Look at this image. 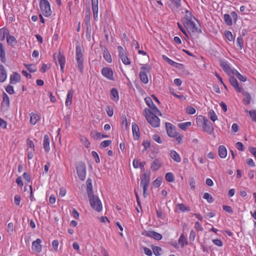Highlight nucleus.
I'll use <instances>...</instances> for the list:
<instances>
[{
    "label": "nucleus",
    "mask_w": 256,
    "mask_h": 256,
    "mask_svg": "<svg viewBox=\"0 0 256 256\" xmlns=\"http://www.w3.org/2000/svg\"><path fill=\"white\" fill-rule=\"evenodd\" d=\"M186 16L183 19V24L190 35L201 32L199 22L188 10L186 11Z\"/></svg>",
    "instance_id": "f257e3e1"
},
{
    "label": "nucleus",
    "mask_w": 256,
    "mask_h": 256,
    "mask_svg": "<svg viewBox=\"0 0 256 256\" xmlns=\"http://www.w3.org/2000/svg\"><path fill=\"white\" fill-rule=\"evenodd\" d=\"M144 115L148 122L153 127L156 128L160 126V120L153 111L150 108H146L144 110Z\"/></svg>",
    "instance_id": "f03ea898"
},
{
    "label": "nucleus",
    "mask_w": 256,
    "mask_h": 256,
    "mask_svg": "<svg viewBox=\"0 0 256 256\" xmlns=\"http://www.w3.org/2000/svg\"><path fill=\"white\" fill-rule=\"evenodd\" d=\"M150 172H145L140 176V186L143 188V195L144 198L148 196L147 191L150 182Z\"/></svg>",
    "instance_id": "7ed1b4c3"
},
{
    "label": "nucleus",
    "mask_w": 256,
    "mask_h": 256,
    "mask_svg": "<svg viewBox=\"0 0 256 256\" xmlns=\"http://www.w3.org/2000/svg\"><path fill=\"white\" fill-rule=\"evenodd\" d=\"M40 8L42 14L44 16L48 17L52 14L50 4L48 0H40Z\"/></svg>",
    "instance_id": "20e7f679"
},
{
    "label": "nucleus",
    "mask_w": 256,
    "mask_h": 256,
    "mask_svg": "<svg viewBox=\"0 0 256 256\" xmlns=\"http://www.w3.org/2000/svg\"><path fill=\"white\" fill-rule=\"evenodd\" d=\"M91 206L96 211L100 212L102 210V204L98 197L96 196H92L88 197Z\"/></svg>",
    "instance_id": "39448f33"
},
{
    "label": "nucleus",
    "mask_w": 256,
    "mask_h": 256,
    "mask_svg": "<svg viewBox=\"0 0 256 256\" xmlns=\"http://www.w3.org/2000/svg\"><path fill=\"white\" fill-rule=\"evenodd\" d=\"M150 66L145 64L140 68L139 74L140 78L144 84H147L148 82V78L147 74L150 72Z\"/></svg>",
    "instance_id": "423d86ee"
},
{
    "label": "nucleus",
    "mask_w": 256,
    "mask_h": 256,
    "mask_svg": "<svg viewBox=\"0 0 256 256\" xmlns=\"http://www.w3.org/2000/svg\"><path fill=\"white\" fill-rule=\"evenodd\" d=\"M76 59L77 62L78 66L81 72L83 70V54L80 46H76Z\"/></svg>",
    "instance_id": "0eeeda50"
},
{
    "label": "nucleus",
    "mask_w": 256,
    "mask_h": 256,
    "mask_svg": "<svg viewBox=\"0 0 256 256\" xmlns=\"http://www.w3.org/2000/svg\"><path fill=\"white\" fill-rule=\"evenodd\" d=\"M76 171L80 179L84 180L86 176V166L82 162H80L76 164Z\"/></svg>",
    "instance_id": "6e6552de"
},
{
    "label": "nucleus",
    "mask_w": 256,
    "mask_h": 256,
    "mask_svg": "<svg viewBox=\"0 0 256 256\" xmlns=\"http://www.w3.org/2000/svg\"><path fill=\"white\" fill-rule=\"evenodd\" d=\"M118 51L119 56L123 64L125 65L130 64L131 61L127 56L126 51L123 48L122 46H118Z\"/></svg>",
    "instance_id": "1a4fd4ad"
},
{
    "label": "nucleus",
    "mask_w": 256,
    "mask_h": 256,
    "mask_svg": "<svg viewBox=\"0 0 256 256\" xmlns=\"http://www.w3.org/2000/svg\"><path fill=\"white\" fill-rule=\"evenodd\" d=\"M34 146L33 142L28 140L26 144V154L28 159H32L34 153Z\"/></svg>",
    "instance_id": "9d476101"
},
{
    "label": "nucleus",
    "mask_w": 256,
    "mask_h": 256,
    "mask_svg": "<svg viewBox=\"0 0 256 256\" xmlns=\"http://www.w3.org/2000/svg\"><path fill=\"white\" fill-rule=\"evenodd\" d=\"M102 74L108 80H114V72L110 68L104 67L102 70Z\"/></svg>",
    "instance_id": "9b49d317"
},
{
    "label": "nucleus",
    "mask_w": 256,
    "mask_h": 256,
    "mask_svg": "<svg viewBox=\"0 0 256 256\" xmlns=\"http://www.w3.org/2000/svg\"><path fill=\"white\" fill-rule=\"evenodd\" d=\"M220 66L223 69V70L229 76H230L232 73H234L235 69L232 68L230 64L226 60H220Z\"/></svg>",
    "instance_id": "f8f14e48"
},
{
    "label": "nucleus",
    "mask_w": 256,
    "mask_h": 256,
    "mask_svg": "<svg viewBox=\"0 0 256 256\" xmlns=\"http://www.w3.org/2000/svg\"><path fill=\"white\" fill-rule=\"evenodd\" d=\"M145 102L148 106L150 108L152 111H153L155 114L158 116H161L162 114L158 108L154 105L153 102L150 97H146L144 98Z\"/></svg>",
    "instance_id": "ddd939ff"
},
{
    "label": "nucleus",
    "mask_w": 256,
    "mask_h": 256,
    "mask_svg": "<svg viewBox=\"0 0 256 256\" xmlns=\"http://www.w3.org/2000/svg\"><path fill=\"white\" fill-rule=\"evenodd\" d=\"M166 128L168 136L172 138L176 136V131L175 127L170 123L166 122Z\"/></svg>",
    "instance_id": "4468645a"
},
{
    "label": "nucleus",
    "mask_w": 256,
    "mask_h": 256,
    "mask_svg": "<svg viewBox=\"0 0 256 256\" xmlns=\"http://www.w3.org/2000/svg\"><path fill=\"white\" fill-rule=\"evenodd\" d=\"M142 234L154 238L156 240H160L162 238V236L160 234L154 231L146 230L142 233Z\"/></svg>",
    "instance_id": "2eb2a0df"
},
{
    "label": "nucleus",
    "mask_w": 256,
    "mask_h": 256,
    "mask_svg": "<svg viewBox=\"0 0 256 256\" xmlns=\"http://www.w3.org/2000/svg\"><path fill=\"white\" fill-rule=\"evenodd\" d=\"M203 119L204 122L202 128L204 130L210 134H211L214 131L213 127L212 126L210 122H208V120L206 118H203Z\"/></svg>",
    "instance_id": "dca6fc26"
},
{
    "label": "nucleus",
    "mask_w": 256,
    "mask_h": 256,
    "mask_svg": "<svg viewBox=\"0 0 256 256\" xmlns=\"http://www.w3.org/2000/svg\"><path fill=\"white\" fill-rule=\"evenodd\" d=\"M42 240L40 238H37L32 243V249L35 252H40L42 250V246L40 244Z\"/></svg>",
    "instance_id": "f3484780"
},
{
    "label": "nucleus",
    "mask_w": 256,
    "mask_h": 256,
    "mask_svg": "<svg viewBox=\"0 0 256 256\" xmlns=\"http://www.w3.org/2000/svg\"><path fill=\"white\" fill-rule=\"evenodd\" d=\"M234 75H231L230 76L229 81L230 84L238 92H242V88L239 86L237 80L234 78Z\"/></svg>",
    "instance_id": "a211bd4d"
},
{
    "label": "nucleus",
    "mask_w": 256,
    "mask_h": 256,
    "mask_svg": "<svg viewBox=\"0 0 256 256\" xmlns=\"http://www.w3.org/2000/svg\"><path fill=\"white\" fill-rule=\"evenodd\" d=\"M92 10L95 20H98V0H92Z\"/></svg>",
    "instance_id": "6ab92c4d"
},
{
    "label": "nucleus",
    "mask_w": 256,
    "mask_h": 256,
    "mask_svg": "<svg viewBox=\"0 0 256 256\" xmlns=\"http://www.w3.org/2000/svg\"><path fill=\"white\" fill-rule=\"evenodd\" d=\"M58 61L60 65V70L62 73L64 72L66 58L63 54L60 52L58 55Z\"/></svg>",
    "instance_id": "aec40b11"
},
{
    "label": "nucleus",
    "mask_w": 256,
    "mask_h": 256,
    "mask_svg": "<svg viewBox=\"0 0 256 256\" xmlns=\"http://www.w3.org/2000/svg\"><path fill=\"white\" fill-rule=\"evenodd\" d=\"M238 92L242 93L244 96V98L242 99L243 104L245 105H248L251 101V96L250 94L248 92H245L243 88H242V92Z\"/></svg>",
    "instance_id": "412c9836"
},
{
    "label": "nucleus",
    "mask_w": 256,
    "mask_h": 256,
    "mask_svg": "<svg viewBox=\"0 0 256 256\" xmlns=\"http://www.w3.org/2000/svg\"><path fill=\"white\" fill-rule=\"evenodd\" d=\"M132 132L133 134L134 138L135 140H138L140 138V130L138 126L135 124H132Z\"/></svg>",
    "instance_id": "4be33fe9"
},
{
    "label": "nucleus",
    "mask_w": 256,
    "mask_h": 256,
    "mask_svg": "<svg viewBox=\"0 0 256 256\" xmlns=\"http://www.w3.org/2000/svg\"><path fill=\"white\" fill-rule=\"evenodd\" d=\"M74 93V92L72 90H68L65 102V104L66 106H69L71 105Z\"/></svg>",
    "instance_id": "5701e85b"
},
{
    "label": "nucleus",
    "mask_w": 256,
    "mask_h": 256,
    "mask_svg": "<svg viewBox=\"0 0 256 256\" xmlns=\"http://www.w3.org/2000/svg\"><path fill=\"white\" fill-rule=\"evenodd\" d=\"M86 190L88 197H91L94 195L92 190V181L90 178H88L86 180Z\"/></svg>",
    "instance_id": "b1692460"
},
{
    "label": "nucleus",
    "mask_w": 256,
    "mask_h": 256,
    "mask_svg": "<svg viewBox=\"0 0 256 256\" xmlns=\"http://www.w3.org/2000/svg\"><path fill=\"white\" fill-rule=\"evenodd\" d=\"M110 98L114 101L118 102L119 100V95L118 90L115 88H112L110 90Z\"/></svg>",
    "instance_id": "393cba45"
},
{
    "label": "nucleus",
    "mask_w": 256,
    "mask_h": 256,
    "mask_svg": "<svg viewBox=\"0 0 256 256\" xmlns=\"http://www.w3.org/2000/svg\"><path fill=\"white\" fill-rule=\"evenodd\" d=\"M7 78V74L4 66L0 65V82H4Z\"/></svg>",
    "instance_id": "a878e982"
},
{
    "label": "nucleus",
    "mask_w": 256,
    "mask_h": 256,
    "mask_svg": "<svg viewBox=\"0 0 256 256\" xmlns=\"http://www.w3.org/2000/svg\"><path fill=\"white\" fill-rule=\"evenodd\" d=\"M20 80V75L17 72H14L10 76V83L12 84H16L19 82Z\"/></svg>",
    "instance_id": "bb28decb"
},
{
    "label": "nucleus",
    "mask_w": 256,
    "mask_h": 256,
    "mask_svg": "<svg viewBox=\"0 0 256 256\" xmlns=\"http://www.w3.org/2000/svg\"><path fill=\"white\" fill-rule=\"evenodd\" d=\"M6 42L8 44L12 46H14L17 44L16 38L10 34L6 36Z\"/></svg>",
    "instance_id": "cd10ccee"
},
{
    "label": "nucleus",
    "mask_w": 256,
    "mask_h": 256,
    "mask_svg": "<svg viewBox=\"0 0 256 256\" xmlns=\"http://www.w3.org/2000/svg\"><path fill=\"white\" fill-rule=\"evenodd\" d=\"M43 146L46 152H48L50 150V139L48 135L44 136Z\"/></svg>",
    "instance_id": "c85d7f7f"
},
{
    "label": "nucleus",
    "mask_w": 256,
    "mask_h": 256,
    "mask_svg": "<svg viewBox=\"0 0 256 256\" xmlns=\"http://www.w3.org/2000/svg\"><path fill=\"white\" fill-rule=\"evenodd\" d=\"M218 154L220 156L224 158L227 156V150L226 147L224 146H220L218 148Z\"/></svg>",
    "instance_id": "c756f323"
},
{
    "label": "nucleus",
    "mask_w": 256,
    "mask_h": 256,
    "mask_svg": "<svg viewBox=\"0 0 256 256\" xmlns=\"http://www.w3.org/2000/svg\"><path fill=\"white\" fill-rule=\"evenodd\" d=\"M103 57L107 62L111 63L112 62L111 55L110 54L107 48H104L103 51Z\"/></svg>",
    "instance_id": "7c9ffc66"
},
{
    "label": "nucleus",
    "mask_w": 256,
    "mask_h": 256,
    "mask_svg": "<svg viewBox=\"0 0 256 256\" xmlns=\"http://www.w3.org/2000/svg\"><path fill=\"white\" fill-rule=\"evenodd\" d=\"M40 120L39 116L36 114L32 113L30 114V123L32 125H35Z\"/></svg>",
    "instance_id": "2f4dec72"
},
{
    "label": "nucleus",
    "mask_w": 256,
    "mask_h": 256,
    "mask_svg": "<svg viewBox=\"0 0 256 256\" xmlns=\"http://www.w3.org/2000/svg\"><path fill=\"white\" fill-rule=\"evenodd\" d=\"M0 57L1 58L2 62L3 63L6 62V53L4 46L2 44H0Z\"/></svg>",
    "instance_id": "473e14b6"
},
{
    "label": "nucleus",
    "mask_w": 256,
    "mask_h": 256,
    "mask_svg": "<svg viewBox=\"0 0 256 256\" xmlns=\"http://www.w3.org/2000/svg\"><path fill=\"white\" fill-rule=\"evenodd\" d=\"M232 75H234L240 81L242 82H245L246 81V78L242 75L237 70H235L234 72V73Z\"/></svg>",
    "instance_id": "72a5a7b5"
},
{
    "label": "nucleus",
    "mask_w": 256,
    "mask_h": 256,
    "mask_svg": "<svg viewBox=\"0 0 256 256\" xmlns=\"http://www.w3.org/2000/svg\"><path fill=\"white\" fill-rule=\"evenodd\" d=\"M9 34L8 31L6 28H4L0 29V40L3 41L6 36Z\"/></svg>",
    "instance_id": "f704fd0d"
},
{
    "label": "nucleus",
    "mask_w": 256,
    "mask_h": 256,
    "mask_svg": "<svg viewBox=\"0 0 256 256\" xmlns=\"http://www.w3.org/2000/svg\"><path fill=\"white\" fill-rule=\"evenodd\" d=\"M133 166L135 168H140L141 170H144V166L145 164L144 161H132Z\"/></svg>",
    "instance_id": "c9c22d12"
},
{
    "label": "nucleus",
    "mask_w": 256,
    "mask_h": 256,
    "mask_svg": "<svg viewBox=\"0 0 256 256\" xmlns=\"http://www.w3.org/2000/svg\"><path fill=\"white\" fill-rule=\"evenodd\" d=\"M178 244L181 245L182 247H184V245L188 244V242L184 234H182L178 240Z\"/></svg>",
    "instance_id": "e433bc0d"
},
{
    "label": "nucleus",
    "mask_w": 256,
    "mask_h": 256,
    "mask_svg": "<svg viewBox=\"0 0 256 256\" xmlns=\"http://www.w3.org/2000/svg\"><path fill=\"white\" fill-rule=\"evenodd\" d=\"M10 100L8 96L4 93L3 94V100L2 102V106L8 107L9 106Z\"/></svg>",
    "instance_id": "4c0bfd02"
},
{
    "label": "nucleus",
    "mask_w": 256,
    "mask_h": 256,
    "mask_svg": "<svg viewBox=\"0 0 256 256\" xmlns=\"http://www.w3.org/2000/svg\"><path fill=\"white\" fill-rule=\"evenodd\" d=\"M192 124L191 122H185L180 123L178 124V126L182 130H186Z\"/></svg>",
    "instance_id": "58836bf2"
},
{
    "label": "nucleus",
    "mask_w": 256,
    "mask_h": 256,
    "mask_svg": "<svg viewBox=\"0 0 256 256\" xmlns=\"http://www.w3.org/2000/svg\"><path fill=\"white\" fill-rule=\"evenodd\" d=\"M80 140L85 147L88 148L90 146V144L87 138L84 136H80Z\"/></svg>",
    "instance_id": "ea45409f"
},
{
    "label": "nucleus",
    "mask_w": 256,
    "mask_h": 256,
    "mask_svg": "<svg viewBox=\"0 0 256 256\" xmlns=\"http://www.w3.org/2000/svg\"><path fill=\"white\" fill-rule=\"evenodd\" d=\"M224 22L228 26H230L232 24V19L231 16L228 14H224Z\"/></svg>",
    "instance_id": "a19ab883"
},
{
    "label": "nucleus",
    "mask_w": 256,
    "mask_h": 256,
    "mask_svg": "<svg viewBox=\"0 0 256 256\" xmlns=\"http://www.w3.org/2000/svg\"><path fill=\"white\" fill-rule=\"evenodd\" d=\"M165 178L168 182H173L174 180V175L172 172H167L166 174Z\"/></svg>",
    "instance_id": "79ce46f5"
},
{
    "label": "nucleus",
    "mask_w": 256,
    "mask_h": 256,
    "mask_svg": "<svg viewBox=\"0 0 256 256\" xmlns=\"http://www.w3.org/2000/svg\"><path fill=\"white\" fill-rule=\"evenodd\" d=\"M170 156L173 160H180V155L174 150L170 152Z\"/></svg>",
    "instance_id": "37998d69"
},
{
    "label": "nucleus",
    "mask_w": 256,
    "mask_h": 256,
    "mask_svg": "<svg viewBox=\"0 0 256 256\" xmlns=\"http://www.w3.org/2000/svg\"><path fill=\"white\" fill-rule=\"evenodd\" d=\"M203 198L204 199L206 200L208 202L212 203L214 202V200L211 194L208 192H206L204 194Z\"/></svg>",
    "instance_id": "c03bdc74"
},
{
    "label": "nucleus",
    "mask_w": 256,
    "mask_h": 256,
    "mask_svg": "<svg viewBox=\"0 0 256 256\" xmlns=\"http://www.w3.org/2000/svg\"><path fill=\"white\" fill-rule=\"evenodd\" d=\"M161 164L160 161H154L151 166V168L152 170H156L160 166Z\"/></svg>",
    "instance_id": "a18cd8bd"
},
{
    "label": "nucleus",
    "mask_w": 256,
    "mask_h": 256,
    "mask_svg": "<svg viewBox=\"0 0 256 256\" xmlns=\"http://www.w3.org/2000/svg\"><path fill=\"white\" fill-rule=\"evenodd\" d=\"M152 248L155 256H158L160 255V252L162 251V248L160 247L154 246L152 247Z\"/></svg>",
    "instance_id": "49530a36"
},
{
    "label": "nucleus",
    "mask_w": 256,
    "mask_h": 256,
    "mask_svg": "<svg viewBox=\"0 0 256 256\" xmlns=\"http://www.w3.org/2000/svg\"><path fill=\"white\" fill-rule=\"evenodd\" d=\"M224 35L226 38L230 41L232 42L234 40V38L232 34L230 31H226L224 32Z\"/></svg>",
    "instance_id": "de8ad7c7"
},
{
    "label": "nucleus",
    "mask_w": 256,
    "mask_h": 256,
    "mask_svg": "<svg viewBox=\"0 0 256 256\" xmlns=\"http://www.w3.org/2000/svg\"><path fill=\"white\" fill-rule=\"evenodd\" d=\"M209 114L210 116V120L213 122H215L217 120V116L213 110H210Z\"/></svg>",
    "instance_id": "09e8293b"
},
{
    "label": "nucleus",
    "mask_w": 256,
    "mask_h": 256,
    "mask_svg": "<svg viewBox=\"0 0 256 256\" xmlns=\"http://www.w3.org/2000/svg\"><path fill=\"white\" fill-rule=\"evenodd\" d=\"M177 207L180 211L182 212H188L190 210L188 207L186 206L184 204H178L177 205Z\"/></svg>",
    "instance_id": "8fccbe9b"
},
{
    "label": "nucleus",
    "mask_w": 256,
    "mask_h": 256,
    "mask_svg": "<svg viewBox=\"0 0 256 256\" xmlns=\"http://www.w3.org/2000/svg\"><path fill=\"white\" fill-rule=\"evenodd\" d=\"M246 112H248L250 116L253 121L256 122V110H246Z\"/></svg>",
    "instance_id": "3c124183"
},
{
    "label": "nucleus",
    "mask_w": 256,
    "mask_h": 256,
    "mask_svg": "<svg viewBox=\"0 0 256 256\" xmlns=\"http://www.w3.org/2000/svg\"><path fill=\"white\" fill-rule=\"evenodd\" d=\"M243 39L241 36H239L236 38V44L239 46L240 50L242 49L243 47Z\"/></svg>",
    "instance_id": "603ef678"
},
{
    "label": "nucleus",
    "mask_w": 256,
    "mask_h": 256,
    "mask_svg": "<svg viewBox=\"0 0 256 256\" xmlns=\"http://www.w3.org/2000/svg\"><path fill=\"white\" fill-rule=\"evenodd\" d=\"M162 58L165 61H166L168 64H170V65H171L172 66H174V64H176V62H174L172 60H170V58H168V57H167L166 56L164 55L162 56Z\"/></svg>",
    "instance_id": "864d4df0"
},
{
    "label": "nucleus",
    "mask_w": 256,
    "mask_h": 256,
    "mask_svg": "<svg viewBox=\"0 0 256 256\" xmlns=\"http://www.w3.org/2000/svg\"><path fill=\"white\" fill-rule=\"evenodd\" d=\"M111 143L112 141L110 140H105L100 143V148H104L108 146Z\"/></svg>",
    "instance_id": "5fc2aeb1"
},
{
    "label": "nucleus",
    "mask_w": 256,
    "mask_h": 256,
    "mask_svg": "<svg viewBox=\"0 0 256 256\" xmlns=\"http://www.w3.org/2000/svg\"><path fill=\"white\" fill-rule=\"evenodd\" d=\"M94 138H107V135H104L100 132H96L94 136H92Z\"/></svg>",
    "instance_id": "6e6d98bb"
},
{
    "label": "nucleus",
    "mask_w": 256,
    "mask_h": 256,
    "mask_svg": "<svg viewBox=\"0 0 256 256\" xmlns=\"http://www.w3.org/2000/svg\"><path fill=\"white\" fill-rule=\"evenodd\" d=\"M186 111V112L189 114H195L196 112V109L191 106L187 107Z\"/></svg>",
    "instance_id": "4d7b16f0"
},
{
    "label": "nucleus",
    "mask_w": 256,
    "mask_h": 256,
    "mask_svg": "<svg viewBox=\"0 0 256 256\" xmlns=\"http://www.w3.org/2000/svg\"><path fill=\"white\" fill-rule=\"evenodd\" d=\"M236 147L238 150H240V151H244V146L243 144H242V142H236Z\"/></svg>",
    "instance_id": "13d9d810"
},
{
    "label": "nucleus",
    "mask_w": 256,
    "mask_h": 256,
    "mask_svg": "<svg viewBox=\"0 0 256 256\" xmlns=\"http://www.w3.org/2000/svg\"><path fill=\"white\" fill-rule=\"evenodd\" d=\"M6 90L10 94H12L14 93V87L10 85L6 88Z\"/></svg>",
    "instance_id": "bf43d9fd"
},
{
    "label": "nucleus",
    "mask_w": 256,
    "mask_h": 256,
    "mask_svg": "<svg viewBox=\"0 0 256 256\" xmlns=\"http://www.w3.org/2000/svg\"><path fill=\"white\" fill-rule=\"evenodd\" d=\"M21 200V198L19 195H16L14 198V202L16 206H19Z\"/></svg>",
    "instance_id": "052dcab7"
},
{
    "label": "nucleus",
    "mask_w": 256,
    "mask_h": 256,
    "mask_svg": "<svg viewBox=\"0 0 256 256\" xmlns=\"http://www.w3.org/2000/svg\"><path fill=\"white\" fill-rule=\"evenodd\" d=\"M153 140L157 142L158 144H162V140H161V138L160 136L158 134H154L152 136Z\"/></svg>",
    "instance_id": "680f3d73"
},
{
    "label": "nucleus",
    "mask_w": 256,
    "mask_h": 256,
    "mask_svg": "<svg viewBox=\"0 0 256 256\" xmlns=\"http://www.w3.org/2000/svg\"><path fill=\"white\" fill-rule=\"evenodd\" d=\"M222 208L224 210L228 213L232 214L233 212L232 209L230 206L224 205Z\"/></svg>",
    "instance_id": "e2e57ef3"
},
{
    "label": "nucleus",
    "mask_w": 256,
    "mask_h": 256,
    "mask_svg": "<svg viewBox=\"0 0 256 256\" xmlns=\"http://www.w3.org/2000/svg\"><path fill=\"white\" fill-rule=\"evenodd\" d=\"M143 249H144V252L146 255H147L148 256H152V252L150 248H148L146 247H144Z\"/></svg>",
    "instance_id": "0e129e2a"
},
{
    "label": "nucleus",
    "mask_w": 256,
    "mask_h": 256,
    "mask_svg": "<svg viewBox=\"0 0 256 256\" xmlns=\"http://www.w3.org/2000/svg\"><path fill=\"white\" fill-rule=\"evenodd\" d=\"M26 66H27L28 70L30 72H36V68L34 66L30 64V65H27Z\"/></svg>",
    "instance_id": "69168bd1"
},
{
    "label": "nucleus",
    "mask_w": 256,
    "mask_h": 256,
    "mask_svg": "<svg viewBox=\"0 0 256 256\" xmlns=\"http://www.w3.org/2000/svg\"><path fill=\"white\" fill-rule=\"evenodd\" d=\"M189 184H190V186L191 189H192V190L194 189L196 182H195V180H194V178H191L189 180Z\"/></svg>",
    "instance_id": "338daca9"
},
{
    "label": "nucleus",
    "mask_w": 256,
    "mask_h": 256,
    "mask_svg": "<svg viewBox=\"0 0 256 256\" xmlns=\"http://www.w3.org/2000/svg\"><path fill=\"white\" fill-rule=\"evenodd\" d=\"M212 242L216 246H222V242L221 240L218 239H214L212 240Z\"/></svg>",
    "instance_id": "774afa93"
}]
</instances>
